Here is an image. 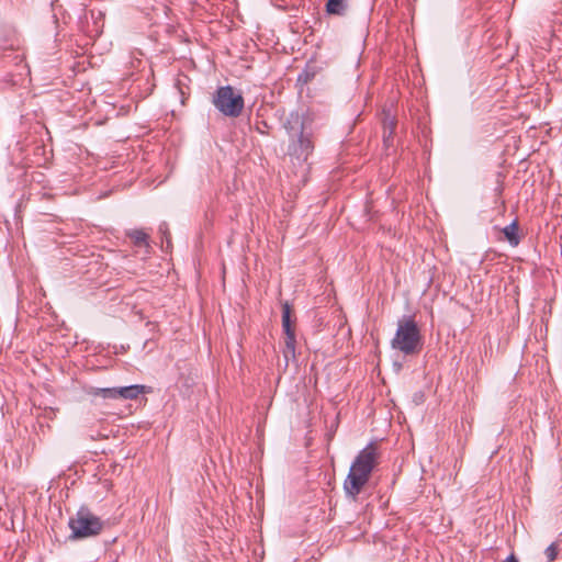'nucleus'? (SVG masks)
<instances>
[{"label": "nucleus", "mask_w": 562, "mask_h": 562, "mask_svg": "<svg viewBox=\"0 0 562 562\" xmlns=\"http://www.w3.org/2000/svg\"><path fill=\"white\" fill-rule=\"evenodd\" d=\"M379 449L376 445H367L355 458L350 465L349 473L344 481L346 495L353 501L357 499L363 487L370 480L371 473L379 463Z\"/></svg>", "instance_id": "f257e3e1"}, {"label": "nucleus", "mask_w": 562, "mask_h": 562, "mask_svg": "<svg viewBox=\"0 0 562 562\" xmlns=\"http://www.w3.org/2000/svg\"><path fill=\"white\" fill-rule=\"evenodd\" d=\"M391 347L404 356H415L423 348V336L414 316L405 315L397 321Z\"/></svg>", "instance_id": "f03ea898"}, {"label": "nucleus", "mask_w": 562, "mask_h": 562, "mask_svg": "<svg viewBox=\"0 0 562 562\" xmlns=\"http://www.w3.org/2000/svg\"><path fill=\"white\" fill-rule=\"evenodd\" d=\"M68 526L71 530L70 538L83 539L98 536L102 531L104 524L88 507L82 506L69 519Z\"/></svg>", "instance_id": "7ed1b4c3"}, {"label": "nucleus", "mask_w": 562, "mask_h": 562, "mask_svg": "<svg viewBox=\"0 0 562 562\" xmlns=\"http://www.w3.org/2000/svg\"><path fill=\"white\" fill-rule=\"evenodd\" d=\"M214 106L225 116L238 117L244 110V98L232 86L217 88L213 97Z\"/></svg>", "instance_id": "20e7f679"}, {"label": "nucleus", "mask_w": 562, "mask_h": 562, "mask_svg": "<svg viewBox=\"0 0 562 562\" xmlns=\"http://www.w3.org/2000/svg\"><path fill=\"white\" fill-rule=\"evenodd\" d=\"M146 392L145 385H128L121 387H104L95 389L92 394L94 396H101L103 398H124V400H136L140 394Z\"/></svg>", "instance_id": "39448f33"}, {"label": "nucleus", "mask_w": 562, "mask_h": 562, "mask_svg": "<svg viewBox=\"0 0 562 562\" xmlns=\"http://www.w3.org/2000/svg\"><path fill=\"white\" fill-rule=\"evenodd\" d=\"M314 149L311 134L300 133L299 138L289 147V155L299 161H306Z\"/></svg>", "instance_id": "423d86ee"}, {"label": "nucleus", "mask_w": 562, "mask_h": 562, "mask_svg": "<svg viewBox=\"0 0 562 562\" xmlns=\"http://www.w3.org/2000/svg\"><path fill=\"white\" fill-rule=\"evenodd\" d=\"M383 143L386 147L393 145V137L396 127V119L390 111H383Z\"/></svg>", "instance_id": "0eeeda50"}, {"label": "nucleus", "mask_w": 562, "mask_h": 562, "mask_svg": "<svg viewBox=\"0 0 562 562\" xmlns=\"http://www.w3.org/2000/svg\"><path fill=\"white\" fill-rule=\"evenodd\" d=\"M284 334V349L283 357L288 363L290 359H295V346L296 337L295 331L283 333Z\"/></svg>", "instance_id": "6e6552de"}, {"label": "nucleus", "mask_w": 562, "mask_h": 562, "mask_svg": "<svg viewBox=\"0 0 562 562\" xmlns=\"http://www.w3.org/2000/svg\"><path fill=\"white\" fill-rule=\"evenodd\" d=\"M507 241L516 247L520 243L519 226L517 220L513 221L509 225L502 229Z\"/></svg>", "instance_id": "1a4fd4ad"}, {"label": "nucleus", "mask_w": 562, "mask_h": 562, "mask_svg": "<svg viewBox=\"0 0 562 562\" xmlns=\"http://www.w3.org/2000/svg\"><path fill=\"white\" fill-rule=\"evenodd\" d=\"M126 236L132 240L136 247H149V235L144 229H131L126 232Z\"/></svg>", "instance_id": "9d476101"}, {"label": "nucleus", "mask_w": 562, "mask_h": 562, "mask_svg": "<svg viewBox=\"0 0 562 562\" xmlns=\"http://www.w3.org/2000/svg\"><path fill=\"white\" fill-rule=\"evenodd\" d=\"M292 310L288 302L282 304V329L283 333L295 331L291 321Z\"/></svg>", "instance_id": "9b49d317"}, {"label": "nucleus", "mask_w": 562, "mask_h": 562, "mask_svg": "<svg viewBox=\"0 0 562 562\" xmlns=\"http://www.w3.org/2000/svg\"><path fill=\"white\" fill-rule=\"evenodd\" d=\"M346 8V0H328L326 3V10L329 14L341 15Z\"/></svg>", "instance_id": "f8f14e48"}, {"label": "nucleus", "mask_w": 562, "mask_h": 562, "mask_svg": "<svg viewBox=\"0 0 562 562\" xmlns=\"http://www.w3.org/2000/svg\"><path fill=\"white\" fill-rule=\"evenodd\" d=\"M316 75V71L314 68L306 67L297 77V82L302 85H307L311 82Z\"/></svg>", "instance_id": "ddd939ff"}, {"label": "nucleus", "mask_w": 562, "mask_h": 562, "mask_svg": "<svg viewBox=\"0 0 562 562\" xmlns=\"http://www.w3.org/2000/svg\"><path fill=\"white\" fill-rule=\"evenodd\" d=\"M559 548L557 543H551L544 551V554L549 562H553L558 557Z\"/></svg>", "instance_id": "4468645a"}, {"label": "nucleus", "mask_w": 562, "mask_h": 562, "mask_svg": "<svg viewBox=\"0 0 562 562\" xmlns=\"http://www.w3.org/2000/svg\"><path fill=\"white\" fill-rule=\"evenodd\" d=\"M158 229H159V233L166 238L167 247H169L171 240H170V233H169L167 223H161L159 225Z\"/></svg>", "instance_id": "2eb2a0df"}, {"label": "nucleus", "mask_w": 562, "mask_h": 562, "mask_svg": "<svg viewBox=\"0 0 562 562\" xmlns=\"http://www.w3.org/2000/svg\"><path fill=\"white\" fill-rule=\"evenodd\" d=\"M505 562H519L515 554H510Z\"/></svg>", "instance_id": "dca6fc26"}, {"label": "nucleus", "mask_w": 562, "mask_h": 562, "mask_svg": "<svg viewBox=\"0 0 562 562\" xmlns=\"http://www.w3.org/2000/svg\"><path fill=\"white\" fill-rule=\"evenodd\" d=\"M257 131H259L260 133H263V127H257Z\"/></svg>", "instance_id": "f3484780"}, {"label": "nucleus", "mask_w": 562, "mask_h": 562, "mask_svg": "<svg viewBox=\"0 0 562 562\" xmlns=\"http://www.w3.org/2000/svg\"><path fill=\"white\" fill-rule=\"evenodd\" d=\"M257 131H259L260 133H263V127H257Z\"/></svg>", "instance_id": "a211bd4d"}]
</instances>
